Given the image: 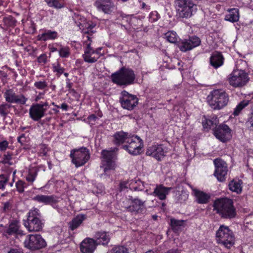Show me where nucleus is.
Here are the masks:
<instances>
[{"mask_svg": "<svg viewBox=\"0 0 253 253\" xmlns=\"http://www.w3.org/2000/svg\"><path fill=\"white\" fill-rule=\"evenodd\" d=\"M209 105L214 110H219L226 106L229 102V95L223 89H214L207 97Z\"/></svg>", "mask_w": 253, "mask_h": 253, "instance_id": "1", "label": "nucleus"}, {"mask_svg": "<svg viewBox=\"0 0 253 253\" xmlns=\"http://www.w3.org/2000/svg\"><path fill=\"white\" fill-rule=\"evenodd\" d=\"M213 207L214 210L223 217L231 218L236 215L233 202L228 198H221L215 200Z\"/></svg>", "mask_w": 253, "mask_h": 253, "instance_id": "2", "label": "nucleus"}, {"mask_svg": "<svg viewBox=\"0 0 253 253\" xmlns=\"http://www.w3.org/2000/svg\"><path fill=\"white\" fill-rule=\"evenodd\" d=\"M217 243L227 249H230L235 243V238L233 232L228 227L221 225L216 233Z\"/></svg>", "mask_w": 253, "mask_h": 253, "instance_id": "3", "label": "nucleus"}, {"mask_svg": "<svg viewBox=\"0 0 253 253\" xmlns=\"http://www.w3.org/2000/svg\"><path fill=\"white\" fill-rule=\"evenodd\" d=\"M112 82L119 85H127L133 83L135 78L133 71L129 69L122 68L111 75Z\"/></svg>", "mask_w": 253, "mask_h": 253, "instance_id": "4", "label": "nucleus"}, {"mask_svg": "<svg viewBox=\"0 0 253 253\" xmlns=\"http://www.w3.org/2000/svg\"><path fill=\"white\" fill-rule=\"evenodd\" d=\"M40 216V211L37 208H33L28 212L27 220L24 221V225L29 232H38L42 229L43 223L39 219Z\"/></svg>", "mask_w": 253, "mask_h": 253, "instance_id": "5", "label": "nucleus"}, {"mask_svg": "<svg viewBox=\"0 0 253 253\" xmlns=\"http://www.w3.org/2000/svg\"><path fill=\"white\" fill-rule=\"evenodd\" d=\"M249 79L248 74L242 70H233L228 77L230 85L234 87H241L245 85Z\"/></svg>", "mask_w": 253, "mask_h": 253, "instance_id": "6", "label": "nucleus"}, {"mask_svg": "<svg viewBox=\"0 0 253 253\" xmlns=\"http://www.w3.org/2000/svg\"><path fill=\"white\" fill-rule=\"evenodd\" d=\"M175 4L177 15L181 18L190 17L196 9V5L190 0H177Z\"/></svg>", "mask_w": 253, "mask_h": 253, "instance_id": "7", "label": "nucleus"}, {"mask_svg": "<svg viewBox=\"0 0 253 253\" xmlns=\"http://www.w3.org/2000/svg\"><path fill=\"white\" fill-rule=\"evenodd\" d=\"M116 148H111L109 150H103L101 152V165L106 172L108 170L114 169L115 168V160L116 158Z\"/></svg>", "mask_w": 253, "mask_h": 253, "instance_id": "8", "label": "nucleus"}, {"mask_svg": "<svg viewBox=\"0 0 253 253\" xmlns=\"http://www.w3.org/2000/svg\"><path fill=\"white\" fill-rule=\"evenodd\" d=\"M70 156L72 159V163L76 167L84 166L90 158L89 150L85 147L72 150Z\"/></svg>", "mask_w": 253, "mask_h": 253, "instance_id": "9", "label": "nucleus"}, {"mask_svg": "<svg viewBox=\"0 0 253 253\" xmlns=\"http://www.w3.org/2000/svg\"><path fill=\"white\" fill-rule=\"evenodd\" d=\"M143 140L138 136L131 134L123 148L132 155H137L142 152L143 148Z\"/></svg>", "mask_w": 253, "mask_h": 253, "instance_id": "10", "label": "nucleus"}, {"mask_svg": "<svg viewBox=\"0 0 253 253\" xmlns=\"http://www.w3.org/2000/svg\"><path fill=\"white\" fill-rule=\"evenodd\" d=\"M168 151V148L164 144L155 143L148 146L146 155L155 158L158 161H161L166 156Z\"/></svg>", "mask_w": 253, "mask_h": 253, "instance_id": "11", "label": "nucleus"}, {"mask_svg": "<svg viewBox=\"0 0 253 253\" xmlns=\"http://www.w3.org/2000/svg\"><path fill=\"white\" fill-rule=\"evenodd\" d=\"M25 247L31 250H38L46 246L45 240L39 234H31L27 236L24 241Z\"/></svg>", "mask_w": 253, "mask_h": 253, "instance_id": "12", "label": "nucleus"}, {"mask_svg": "<svg viewBox=\"0 0 253 253\" xmlns=\"http://www.w3.org/2000/svg\"><path fill=\"white\" fill-rule=\"evenodd\" d=\"M48 103H35L29 109L30 117L34 121H39L43 118L47 110Z\"/></svg>", "mask_w": 253, "mask_h": 253, "instance_id": "13", "label": "nucleus"}, {"mask_svg": "<svg viewBox=\"0 0 253 253\" xmlns=\"http://www.w3.org/2000/svg\"><path fill=\"white\" fill-rule=\"evenodd\" d=\"M213 164L215 166L214 176L219 181H224L228 171L226 163L220 158H217L213 160Z\"/></svg>", "mask_w": 253, "mask_h": 253, "instance_id": "14", "label": "nucleus"}, {"mask_svg": "<svg viewBox=\"0 0 253 253\" xmlns=\"http://www.w3.org/2000/svg\"><path fill=\"white\" fill-rule=\"evenodd\" d=\"M213 134L217 139L222 142H226L232 138L231 129L225 124L216 126Z\"/></svg>", "mask_w": 253, "mask_h": 253, "instance_id": "15", "label": "nucleus"}, {"mask_svg": "<svg viewBox=\"0 0 253 253\" xmlns=\"http://www.w3.org/2000/svg\"><path fill=\"white\" fill-rule=\"evenodd\" d=\"M121 94L120 102L123 108L132 110L138 104V99L136 96L130 94L125 90L122 91Z\"/></svg>", "mask_w": 253, "mask_h": 253, "instance_id": "16", "label": "nucleus"}, {"mask_svg": "<svg viewBox=\"0 0 253 253\" xmlns=\"http://www.w3.org/2000/svg\"><path fill=\"white\" fill-rule=\"evenodd\" d=\"M200 39L196 37L193 36L188 39H183L177 43V46L180 50L182 52H186L190 50L200 44Z\"/></svg>", "mask_w": 253, "mask_h": 253, "instance_id": "17", "label": "nucleus"}, {"mask_svg": "<svg viewBox=\"0 0 253 253\" xmlns=\"http://www.w3.org/2000/svg\"><path fill=\"white\" fill-rule=\"evenodd\" d=\"M87 41H84L86 45L83 55L85 62L89 63H94L99 59V55L96 52H94V49L90 46V38L86 36Z\"/></svg>", "mask_w": 253, "mask_h": 253, "instance_id": "18", "label": "nucleus"}, {"mask_svg": "<svg viewBox=\"0 0 253 253\" xmlns=\"http://www.w3.org/2000/svg\"><path fill=\"white\" fill-rule=\"evenodd\" d=\"M125 208L130 212H138L144 206V202L138 199H129L123 201Z\"/></svg>", "mask_w": 253, "mask_h": 253, "instance_id": "19", "label": "nucleus"}, {"mask_svg": "<svg viewBox=\"0 0 253 253\" xmlns=\"http://www.w3.org/2000/svg\"><path fill=\"white\" fill-rule=\"evenodd\" d=\"M5 100L11 103L24 104L27 99L23 95H17L12 89H8L4 93Z\"/></svg>", "mask_w": 253, "mask_h": 253, "instance_id": "20", "label": "nucleus"}, {"mask_svg": "<svg viewBox=\"0 0 253 253\" xmlns=\"http://www.w3.org/2000/svg\"><path fill=\"white\" fill-rule=\"evenodd\" d=\"M94 240L90 238L84 239L81 243L80 250L82 253H93L96 247Z\"/></svg>", "mask_w": 253, "mask_h": 253, "instance_id": "21", "label": "nucleus"}, {"mask_svg": "<svg viewBox=\"0 0 253 253\" xmlns=\"http://www.w3.org/2000/svg\"><path fill=\"white\" fill-rule=\"evenodd\" d=\"M95 6L98 10L102 11L105 13H110L116 9V5L111 1L98 0L95 2Z\"/></svg>", "mask_w": 253, "mask_h": 253, "instance_id": "22", "label": "nucleus"}, {"mask_svg": "<svg viewBox=\"0 0 253 253\" xmlns=\"http://www.w3.org/2000/svg\"><path fill=\"white\" fill-rule=\"evenodd\" d=\"M192 190V194L195 197L196 201L201 204H207L210 199V195L203 191L193 188L189 185Z\"/></svg>", "mask_w": 253, "mask_h": 253, "instance_id": "23", "label": "nucleus"}, {"mask_svg": "<svg viewBox=\"0 0 253 253\" xmlns=\"http://www.w3.org/2000/svg\"><path fill=\"white\" fill-rule=\"evenodd\" d=\"M171 189V187H165L162 184L157 185L152 194L160 200H164Z\"/></svg>", "mask_w": 253, "mask_h": 253, "instance_id": "24", "label": "nucleus"}, {"mask_svg": "<svg viewBox=\"0 0 253 253\" xmlns=\"http://www.w3.org/2000/svg\"><path fill=\"white\" fill-rule=\"evenodd\" d=\"M33 200L37 202L45 205H51L52 206L58 202V198L53 195L47 196L38 195L33 198Z\"/></svg>", "mask_w": 253, "mask_h": 253, "instance_id": "25", "label": "nucleus"}, {"mask_svg": "<svg viewBox=\"0 0 253 253\" xmlns=\"http://www.w3.org/2000/svg\"><path fill=\"white\" fill-rule=\"evenodd\" d=\"M40 32L37 36V40L40 41L53 40L58 37V34L56 31L49 30H41Z\"/></svg>", "mask_w": 253, "mask_h": 253, "instance_id": "26", "label": "nucleus"}, {"mask_svg": "<svg viewBox=\"0 0 253 253\" xmlns=\"http://www.w3.org/2000/svg\"><path fill=\"white\" fill-rule=\"evenodd\" d=\"M224 58L222 54L218 52H213L210 59V65L214 68L217 69L223 64Z\"/></svg>", "mask_w": 253, "mask_h": 253, "instance_id": "27", "label": "nucleus"}, {"mask_svg": "<svg viewBox=\"0 0 253 253\" xmlns=\"http://www.w3.org/2000/svg\"><path fill=\"white\" fill-rule=\"evenodd\" d=\"M131 134L124 131H119L114 135V142L116 145H120L124 143L126 144Z\"/></svg>", "mask_w": 253, "mask_h": 253, "instance_id": "28", "label": "nucleus"}, {"mask_svg": "<svg viewBox=\"0 0 253 253\" xmlns=\"http://www.w3.org/2000/svg\"><path fill=\"white\" fill-rule=\"evenodd\" d=\"M96 245H107L110 241V235L109 233L106 232H99L95 234Z\"/></svg>", "mask_w": 253, "mask_h": 253, "instance_id": "29", "label": "nucleus"}, {"mask_svg": "<svg viewBox=\"0 0 253 253\" xmlns=\"http://www.w3.org/2000/svg\"><path fill=\"white\" fill-rule=\"evenodd\" d=\"M228 13L225 17V20L231 22H237L239 19V9L238 8H232L228 10Z\"/></svg>", "mask_w": 253, "mask_h": 253, "instance_id": "30", "label": "nucleus"}, {"mask_svg": "<svg viewBox=\"0 0 253 253\" xmlns=\"http://www.w3.org/2000/svg\"><path fill=\"white\" fill-rule=\"evenodd\" d=\"M243 182L241 180H233L229 184V188L232 192L240 194L242 191Z\"/></svg>", "mask_w": 253, "mask_h": 253, "instance_id": "31", "label": "nucleus"}, {"mask_svg": "<svg viewBox=\"0 0 253 253\" xmlns=\"http://www.w3.org/2000/svg\"><path fill=\"white\" fill-rule=\"evenodd\" d=\"M83 22V23H81L82 26L80 27V29L82 30L84 33L86 34L84 36V37L86 38V36H88V34L90 32H92V29L95 26V24L90 21H87L85 22L84 19Z\"/></svg>", "mask_w": 253, "mask_h": 253, "instance_id": "32", "label": "nucleus"}, {"mask_svg": "<svg viewBox=\"0 0 253 253\" xmlns=\"http://www.w3.org/2000/svg\"><path fill=\"white\" fill-rule=\"evenodd\" d=\"M85 218L86 216L84 214L78 215L70 223V227L71 230H74L79 227Z\"/></svg>", "mask_w": 253, "mask_h": 253, "instance_id": "33", "label": "nucleus"}, {"mask_svg": "<svg viewBox=\"0 0 253 253\" xmlns=\"http://www.w3.org/2000/svg\"><path fill=\"white\" fill-rule=\"evenodd\" d=\"M47 5L56 9H60L65 6L64 0H44Z\"/></svg>", "mask_w": 253, "mask_h": 253, "instance_id": "34", "label": "nucleus"}, {"mask_svg": "<svg viewBox=\"0 0 253 253\" xmlns=\"http://www.w3.org/2000/svg\"><path fill=\"white\" fill-rule=\"evenodd\" d=\"M165 38L169 42L175 43L177 42L179 37L175 32L170 31L165 34Z\"/></svg>", "mask_w": 253, "mask_h": 253, "instance_id": "35", "label": "nucleus"}, {"mask_svg": "<svg viewBox=\"0 0 253 253\" xmlns=\"http://www.w3.org/2000/svg\"><path fill=\"white\" fill-rule=\"evenodd\" d=\"M52 71L57 77H60L65 71V68L61 66L58 62H56L52 64Z\"/></svg>", "mask_w": 253, "mask_h": 253, "instance_id": "36", "label": "nucleus"}, {"mask_svg": "<svg viewBox=\"0 0 253 253\" xmlns=\"http://www.w3.org/2000/svg\"><path fill=\"white\" fill-rule=\"evenodd\" d=\"M19 223L17 220H14L10 223L8 228L7 229L6 232L9 234H13L16 233L19 228Z\"/></svg>", "mask_w": 253, "mask_h": 253, "instance_id": "37", "label": "nucleus"}, {"mask_svg": "<svg viewBox=\"0 0 253 253\" xmlns=\"http://www.w3.org/2000/svg\"><path fill=\"white\" fill-rule=\"evenodd\" d=\"M249 104V101L244 100L241 101L238 105H237L234 109L233 114L234 116H238L239 115L241 111Z\"/></svg>", "mask_w": 253, "mask_h": 253, "instance_id": "38", "label": "nucleus"}, {"mask_svg": "<svg viewBox=\"0 0 253 253\" xmlns=\"http://www.w3.org/2000/svg\"><path fill=\"white\" fill-rule=\"evenodd\" d=\"M217 122L216 117H213L211 120L206 119L205 121H203V126L205 129L208 130L211 126L215 125Z\"/></svg>", "mask_w": 253, "mask_h": 253, "instance_id": "39", "label": "nucleus"}, {"mask_svg": "<svg viewBox=\"0 0 253 253\" xmlns=\"http://www.w3.org/2000/svg\"><path fill=\"white\" fill-rule=\"evenodd\" d=\"M58 51L62 58H68L70 55V49L68 46H61Z\"/></svg>", "mask_w": 253, "mask_h": 253, "instance_id": "40", "label": "nucleus"}, {"mask_svg": "<svg viewBox=\"0 0 253 253\" xmlns=\"http://www.w3.org/2000/svg\"><path fill=\"white\" fill-rule=\"evenodd\" d=\"M34 85L38 89L45 90L48 86V84L45 80L39 81L35 82Z\"/></svg>", "mask_w": 253, "mask_h": 253, "instance_id": "41", "label": "nucleus"}, {"mask_svg": "<svg viewBox=\"0 0 253 253\" xmlns=\"http://www.w3.org/2000/svg\"><path fill=\"white\" fill-rule=\"evenodd\" d=\"M183 220H177L174 218L170 219L171 226L174 230H177L179 228L183 225Z\"/></svg>", "mask_w": 253, "mask_h": 253, "instance_id": "42", "label": "nucleus"}, {"mask_svg": "<svg viewBox=\"0 0 253 253\" xmlns=\"http://www.w3.org/2000/svg\"><path fill=\"white\" fill-rule=\"evenodd\" d=\"M109 253H128L127 249L124 246H116Z\"/></svg>", "mask_w": 253, "mask_h": 253, "instance_id": "43", "label": "nucleus"}, {"mask_svg": "<svg viewBox=\"0 0 253 253\" xmlns=\"http://www.w3.org/2000/svg\"><path fill=\"white\" fill-rule=\"evenodd\" d=\"M37 175V173L34 170H30L26 177V179L27 181L33 183L35 181Z\"/></svg>", "mask_w": 253, "mask_h": 253, "instance_id": "44", "label": "nucleus"}, {"mask_svg": "<svg viewBox=\"0 0 253 253\" xmlns=\"http://www.w3.org/2000/svg\"><path fill=\"white\" fill-rule=\"evenodd\" d=\"M188 198V194L187 192L182 191L181 194L176 198V202L181 203L185 201Z\"/></svg>", "mask_w": 253, "mask_h": 253, "instance_id": "45", "label": "nucleus"}, {"mask_svg": "<svg viewBox=\"0 0 253 253\" xmlns=\"http://www.w3.org/2000/svg\"><path fill=\"white\" fill-rule=\"evenodd\" d=\"M10 106L7 104L0 105V114L1 116H5L9 113Z\"/></svg>", "mask_w": 253, "mask_h": 253, "instance_id": "46", "label": "nucleus"}, {"mask_svg": "<svg viewBox=\"0 0 253 253\" xmlns=\"http://www.w3.org/2000/svg\"><path fill=\"white\" fill-rule=\"evenodd\" d=\"M160 18L159 14L156 11L151 12L149 15V20L151 22L157 21Z\"/></svg>", "mask_w": 253, "mask_h": 253, "instance_id": "47", "label": "nucleus"}, {"mask_svg": "<svg viewBox=\"0 0 253 253\" xmlns=\"http://www.w3.org/2000/svg\"><path fill=\"white\" fill-rule=\"evenodd\" d=\"M0 189H4L5 185L8 181V177L3 175L0 176Z\"/></svg>", "mask_w": 253, "mask_h": 253, "instance_id": "48", "label": "nucleus"}, {"mask_svg": "<svg viewBox=\"0 0 253 253\" xmlns=\"http://www.w3.org/2000/svg\"><path fill=\"white\" fill-rule=\"evenodd\" d=\"M83 19L84 20L85 22L87 21L86 19L84 17L81 16V15H78L75 16V22L77 24V26L79 28H80V27L82 26L81 23L84 22Z\"/></svg>", "mask_w": 253, "mask_h": 253, "instance_id": "49", "label": "nucleus"}, {"mask_svg": "<svg viewBox=\"0 0 253 253\" xmlns=\"http://www.w3.org/2000/svg\"><path fill=\"white\" fill-rule=\"evenodd\" d=\"M25 183L22 180L18 181L16 183V187L17 190L20 192L22 193L24 190Z\"/></svg>", "mask_w": 253, "mask_h": 253, "instance_id": "50", "label": "nucleus"}, {"mask_svg": "<svg viewBox=\"0 0 253 253\" xmlns=\"http://www.w3.org/2000/svg\"><path fill=\"white\" fill-rule=\"evenodd\" d=\"M48 151V149L46 145H45V144H43L41 146V148L40 150V153L41 155L44 156H46Z\"/></svg>", "mask_w": 253, "mask_h": 253, "instance_id": "51", "label": "nucleus"}, {"mask_svg": "<svg viewBox=\"0 0 253 253\" xmlns=\"http://www.w3.org/2000/svg\"><path fill=\"white\" fill-rule=\"evenodd\" d=\"M38 62L39 63L45 64L47 62V56L46 55V54H41L38 58Z\"/></svg>", "mask_w": 253, "mask_h": 253, "instance_id": "52", "label": "nucleus"}, {"mask_svg": "<svg viewBox=\"0 0 253 253\" xmlns=\"http://www.w3.org/2000/svg\"><path fill=\"white\" fill-rule=\"evenodd\" d=\"M8 146V142L6 140L0 142V150L4 151L6 150Z\"/></svg>", "mask_w": 253, "mask_h": 253, "instance_id": "53", "label": "nucleus"}, {"mask_svg": "<svg viewBox=\"0 0 253 253\" xmlns=\"http://www.w3.org/2000/svg\"><path fill=\"white\" fill-rule=\"evenodd\" d=\"M11 159V156L9 154L4 155L2 163L3 164H9V161Z\"/></svg>", "mask_w": 253, "mask_h": 253, "instance_id": "54", "label": "nucleus"}, {"mask_svg": "<svg viewBox=\"0 0 253 253\" xmlns=\"http://www.w3.org/2000/svg\"><path fill=\"white\" fill-rule=\"evenodd\" d=\"M248 125L250 129L253 130V112L248 121Z\"/></svg>", "mask_w": 253, "mask_h": 253, "instance_id": "55", "label": "nucleus"}, {"mask_svg": "<svg viewBox=\"0 0 253 253\" xmlns=\"http://www.w3.org/2000/svg\"><path fill=\"white\" fill-rule=\"evenodd\" d=\"M44 94H45V91L42 92H40L36 97V99H35L36 101H37L39 100H40L42 98H43V97Z\"/></svg>", "mask_w": 253, "mask_h": 253, "instance_id": "56", "label": "nucleus"}, {"mask_svg": "<svg viewBox=\"0 0 253 253\" xmlns=\"http://www.w3.org/2000/svg\"><path fill=\"white\" fill-rule=\"evenodd\" d=\"M57 108H61L62 109H63V110H65V111H67L68 110V106L65 103H62L60 107H59V106H57Z\"/></svg>", "mask_w": 253, "mask_h": 253, "instance_id": "57", "label": "nucleus"}, {"mask_svg": "<svg viewBox=\"0 0 253 253\" xmlns=\"http://www.w3.org/2000/svg\"><path fill=\"white\" fill-rule=\"evenodd\" d=\"M166 253H180L179 251L177 249H172L168 251Z\"/></svg>", "mask_w": 253, "mask_h": 253, "instance_id": "58", "label": "nucleus"}, {"mask_svg": "<svg viewBox=\"0 0 253 253\" xmlns=\"http://www.w3.org/2000/svg\"><path fill=\"white\" fill-rule=\"evenodd\" d=\"M9 203L8 202H5L4 203V205H3V209L4 210H6L7 209H8L9 207Z\"/></svg>", "mask_w": 253, "mask_h": 253, "instance_id": "59", "label": "nucleus"}, {"mask_svg": "<svg viewBox=\"0 0 253 253\" xmlns=\"http://www.w3.org/2000/svg\"><path fill=\"white\" fill-rule=\"evenodd\" d=\"M101 49H102V48L99 47V48H96V49H94V52H96L98 53V54L99 55V58L101 56V53H100V51H101Z\"/></svg>", "mask_w": 253, "mask_h": 253, "instance_id": "60", "label": "nucleus"}, {"mask_svg": "<svg viewBox=\"0 0 253 253\" xmlns=\"http://www.w3.org/2000/svg\"><path fill=\"white\" fill-rule=\"evenodd\" d=\"M142 7L143 8H146L147 9H149L150 7L149 6H148L146 5V4L145 3H143L142 4Z\"/></svg>", "mask_w": 253, "mask_h": 253, "instance_id": "61", "label": "nucleus"}, {"mask_svg": "<svg viewBox=\"0 0 253 253\" xmlns=\"http://www.w3.org/2000/svg\"><path fill=\"white\" fill-rule=\"evenodd\" d=\"M23 137H24V134H22L21 135H20L18 138V141L20 143H22L21 141V139L23 138Z\"/></svg>", "mask_w": 253, "mask_h": 253, "instance_id": "62", "label": "nucleus"}, {"mask_svg": "<svg viewBox=\"0 0 253 253\" xmlns=\"http://www.w3.org/2000/svg\"><path fill=\"white\" fill-rule=\"evenodd\" d=\"M8 253H19L15 250H11Z\"/></svg>", "mask_w": 253, "mask_h": 253, "instance_id": "63", "label": "nucleus"}, {"mask_svg": "<svg viewBox=\"0 0 253 253\" xmlns=\"http://www.w3.org/2000/svg\"><path fill=\"white\" fill-rule=\"evenodd\" d=\"M89 118L90 119H94L96 118V117L94 115H90L89 117Z\"/></svg>", "mask_w": 253, "mask_h": 253, "instance_id": "64", "label": "nucleus"}]
</instances>
